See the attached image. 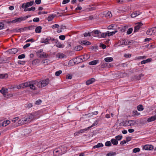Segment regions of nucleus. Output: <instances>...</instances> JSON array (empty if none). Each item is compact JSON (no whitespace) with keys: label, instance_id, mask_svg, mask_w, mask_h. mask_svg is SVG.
<instances>
[{"label":"nucleus","instance_id":"f257e3e1","mask_svg":"<svg viewBox=\"0 0 156 156\" xmlns=\"http://www.w3.org/2000/svg\"><path fill=\"white\" fill-rule=\"evenodd\" d=\"M50 82L48 79L43 80L37 82V86L39 88L44 87L48 85Z\"/></svg>","mask_w":156,"mask_h":156},{"label":"nucleus","instance_id":"f03ea898","mask_svg":"<svg viewBox=\"0 0 156 156\" xmlns=\"http://www.w3.org/2000/svg\"><path fill=\"white\" fill-rule=\"evenodd\" d=\"M30 81L22 83L20 84L18 86H17L16 87L18 89H20L21 88H23L26 87H30Z\"/></svg>","mask_w":156,"mask_h":156},{"label":"nucleus","instance_id":"7ed1b4c3","mask_svg":"<svg viewBox=\"0 0 156 156\" xmlns=\"http://www.w3.org/2000/svg\"><path fill=\"white\" fill-rule=\"evenodd\" d=\"M30 122L27 117H25L18 121L19 124L23 125Z\"/></svg>","mask_w":156,"mask_h":156},{"label":"nucleus","instance_id":"20e7f679","mask_svg":"<svg viewBox=\"0 0 156 156\" xmlns=\"http://www.w3.org/2000/svg\"><path fill=\"white\" fill-rule=\"evenodd\" d=\"M135 25L136 26L134 27V32H137L141 27L143 25V24L140 22L136 23Z\"/></svg>","mask_w":156,"mask_h":156},{"label":"nucleus","instance_id":"39448f33","mask_svg":"<svg viewBox=\"0 0 156 156\" xmlns=\"http://www.w3.org/2000/svg\"><path fill=\"white\" fill-rule=\"evenodd\" d=\"M31 17V16L28 15L24 17H21L16 19V22L19 23L22 21L25 20Z\"/></svg>","mask_w":156,"mask_h":156},{"label":"nucleus","instance_id":"423d86ee","mask_svg":"<svg viewBox=\"0 0 156 156\" xmlns=\"http://www.w3.org/2000/svg\"><path fill=\"white\" fill-rule=\"evenodd\" d=\"M37 84V82L36 81H30V89L33 90H35L36 88L34 86V85Z\"/></svg>","mask_w":156,"mask_h":156},{"label":"nucleus","instance_id":"0eeeda50","mask_svg":"<svg viewBox=\"0 0 156 156\" xmlns=\"http://www.w3.org/2000/svg\"><path fill=\"white\" fill-rule=\"evenodd\" d=\"M18 51V49L16 48H13L9 49L8 50L7 52L11 54H14Z\"/></svg>","mask_w":156,"mask_h":156},{"label":"nucleus","instance_id":"6e6552de","mask_svg":"<svg viewBox=\"0 0 156 156\" xmlns=\"http://www.w3.org/2000/svg\"><path fill=\"white\" fill-rule=\"evenodd\" d=\"M154 28H152L148 29L146 32L147 34L150 36L154 35L153 32Z\"/></svg>","mask_w":156,"mask_h":156},{"label":"nucleus","instance_id":"1a4fd4ad","mask_svg":"<svg viewBox=\"0 0 156 156\" xmlns=\"http://www.w3.org/2000/svg\"><path fill=\"white\" fill-rule=\"evenodd\" d=\"M120 43L121 45H127L129 44L130 42L128 40L122 39L120 41Z\"/></svg>","mask_w":156,"mask_h":156},{"label":"nucleus","instance_id":"9d476101","mask_svg":"<svg viewBox=\"0 0 156 156\" xmlns=\"http://www.w3.org/2000/svg\"><path fill=\"white\" fill-rule=\"evenodd\" d=\"M143 148L146 150H151L153 149V146L151 145H146L143 147Z\"/></svg>","mask_w":156,"mask_h":156},{"label":"nucleus","instance_id":"9b49d317","mask_svg":"<svg viewBox=\"0 0 156 156\" xmlns=\"http://www.w3.org/2000/svg\"><path fill=\"white\" fill-rule=\"evenodd\" d=\"M141 12L139 11H136L133 12L132 13L131 16L132 18H134L136 17L138 15H140Z\"/></svg>","mask_w":156,"mask_h":156},{"label":"nucleus","instance_id":"f8f14e48","mask_svg":"<svg viewBox=\"0 0 156 156\" xmlns=\"http://www.w3.org/2000/svg\"><path fill=\"white\" fill-rule=\"evenodd\" d=\"M56 56L60 59H62L63 58H66V55L64 54L61 53H59L57 54Z\"/></svg>","mask_w":156,"mask_h":156},{"label":"nucleus","instance_id":"ddd939ff","mask_svg":"<svg viewBox=\"0 0 156 156\" xmlns=\"http://www.w3.org/2000/svg\"><path fill=\"white\" fill-rule=\"evenodd\" d=\"M156 120V116L154 115L148 118L147 119V122H148L153 121Z\"/></svg>","mask_w":156,"mask_h":156},{"label":"nucleus","instance_id":"4468645a","mask_svg":"<svg viewBox=\"0 0 156 156\" xmlns=\"http://www.w3.org/2000/svg\"><path fill=\"white\" fill-rule=\"evenodd\" d=\"M80 44H83L85 45H90L91 44L90 42L86 40H83V41H82Z\"/></svg>","mask_w":156,"mask_h":156},{"label":"nucleus","instance_id":"2eb2a0df","mask_svg":"<svg viewBox=\"0 0 156 156\" xmlns=\"http://www.w3.org/2000/svg\"><path fill=\"white\" fill-rule=\"evenodd\" d=\"M95 79L94 78H91V79L87 80L86 82V84L87 85H89L92 84L95 81Z\"/></svg>","mask_w":156,"mask_h":156},{"label":"nucleus","instance_id":"dca6fc26","mask_svg":"<svg viewBox=\"0 0 156 156\" xmlns=\"http://www.w3.org/2000/svg\"><path fill=\"white\" fill-rule=\"evenodd\" d=\"M90 57L89 55L87 54H85L83 55H82V57L83 58V61H85L89 59Z\"/></svg>","mask_w":156,"mask_h":156},{"label":"nucleus","instance_id":"f3484780","mask_svg":"<svg viewBox=\"0 0 156 156\" xmlns=\"http://www.w3.org/2000/svg\"><path fill=\"white\" fill-rule=\"evenodd\" d=\"M99 62V61L98 60H93V61L90 62L89 63V64L90 65H95L97 64Z\"/></svg>","mask_w":156,"mask_h":156},{"label":"nucleus","instance_id":"a211bd4d","mask_svg":"<svg viewBox=\"0 0 156 156\" xmlns=\"http://www.w3.org/2000/svg\"><path fill=\"white\" fill-rule=\"evenodd\" d=\"M144 76V75L142 73L139 74V75H136L135 76V78L136 80H139L141 79V77Z\"/></svg>","mask_w":156,"mask_h":156},{"label":"nucleus","instance_id":"6ab92c4d","mask_svg":"<svg viewBox=\"0 0 156 156\" xmlns=\"http://www.w3.org/2000/svg\"><path fill=\"white\" fill-rule=\"evenodd\" d=\"M10 122V121L9 120H7L6 121H4L2 123V126H6L9 125Z\"/></svg>","mask_w":156,"mask_h":156},{"label":"nucleus","instance_id":"aec40b11","mask_svg":"<svg viewBox=\"0 0 156 156\" xmlns=\"http://www.w3.org/2000/svg\"><path fill=\"white\" fill-rule=\"evenodd\" d=\"M104 60L106 62H109L113 61V58L112 57H107L105 58Z\"/></svg>","mask_w":156,"mask_h":156},{"label":"nucleus","instance_id":"412c9836","mask_svg":"<svg viewBox=\"0 0 156 156\" xmlns=\"http://www.w3.org/2000/svg\"><path fill=\"white\" fill-rule=\"evenodd\" d=\"M42 29L41 27L39 26L37 27L35 30L36 33H40L41 31V30Z\"/></svg>","mask_w":156,"mask_h":156},{"label":"nucleus","instance_id":"4be33fe9","mask_svg":"<svg viewBox=\"0 0 156 156\" xmlns=\"http://www.w3.org/2000/svg\"><path fill=\"white\" fill-rule=\"evenodd\" d=\"M151 59L150 58H148L146 60H144L143 61H142L141 62V64H145L147 63L150 62H151Z\"/></svg>","mask_w":156,"mask_h":156},{"label":"nucleus","instance_id":"5701e85b","mask_svg":"<svg viewBox=\"0 0 156 156\" xmlns=\"http://www.w3.org/2000/svg\"><path fill=\"white\" fill-rule=\"evenodd\" d=\"M83 47L80 45H79L76 46L74 48V50L76 51H79L82 49Z\"/></svg>","mask_w":156,"mask_h":156},{"label":"nucleus","instance_id":"b1692460","mask_svg":"<svg viewBox=\"0 0 156 156\" xmlns=\"http://www.w3.org/2000/svg\"><path fill=\"white\" fill-rule=\"evenodd\" d=\"M55 17V15L53 14L51 15L48 16L47 20L48 21H51Z\"/></svg>","mask_w":156,"mask_h":156},{"label":"nucleus","instance_id":"393cba45","mask_svg":"<svg viewBox=\"0 0 156 156\" xmlns=\"http://www.w3.org/2000/svg\"><path fill=\"white\" fill-rule=\"evenodd\" d=\"M111 142L112 144L115 145H117L118 144V141L116 139H112L111 140Z\"/></svg>","mask_w":156,"mask_h":156},{"label":"nucleus","instance_id":"a878e982","mask_svg":"<svg viewBox=\"0 0 156 156\" xmlns=\"http://www.w3.org/2000/svg\"><path fill=\"white\" fill-rule=\"evenodd\" d=\"M103 146V144L102 143H98L96 145L93 147L94 148L102 147Z\"/></svg>","mask_w":156,"mask_h":156},{"label":"nucleus","instance_id":"bb28decb","mask_svg":"<svg viewBox=\"0 0 156 156\" xmlns=\"http://www.w3.org/2000/svg\"><path fill=\"white\" fill-rule=\"evenodd\" d=\"M107 34H108V36H112L114 34H115V33L117 32V30H115L114 31L109 32V31H107Z\"/></svg>","mask_w":156,"mask_h":156},{"label":"nucleus","instance_id":"cd10ccee","mask_svg":"<svg viewBox=\"0 0 156 156\" xmlns=\"http://www.w3.org/2000/svg\"><path fill=\"white\" fill-rule=\"evenodd\" d=\"M55 45L57 47L59 48H63L62 45L59 42H58V40H57V42H55Z\"/></svg>","mask_w":156,"mask_h":156},{"label":"nucleus","instance_id":"c85d7f7f","mask_svg":"<svg viewBox=\"0 0 156 156\" xmlns=\"http://www.w3.org/2000/svg\"><path fill=\"white\" fill-rule=\"evenodd\" d=\"M40 61L38 59H35L33 60L32 62V64L34 65H35L39 63Z\"/></svg>","mask_w":156,"mask_h":156},{"label":"nucleus","instance_id":"c756f323","mask_svg":"<svg viewBox=\"0 0 156 156\" xmlns=\"http://www.w3.org/2000/svg\"><path fill=\"white\" fill-rule=\"evenodd\" d=\"M30 122L33 120L34 118V115L32 114H30L28 118Z\"/></svg>","mask_w":156,"mask_h":156},{"label":"nucleus","instance_id":"7c9ffc66","mask_svg":"<svg viewBox=\"0 0 156 156\" xmlns=\"http://www.w3.org/2000/svg\"><path fill=\"white\" fill-rule=\"evenodd\" d=\"M100 33L99 31L98 30H95L92 31L91 32V35L94 36H95L94 34H98Z\"/></svg>","mask_w":156,"mask_h":156},{"label":"nucleus","instance_id":"2f4dec72","mask_svg":"<svg viewBox=\"0 0 156 156\" xmlns=\"http://www.w3.org/2000/svg\"><path fill=\"white\" fill-rule=\"evenodd\" d=\"M129 120H126L123 122V125L125 126H129Z\"/></svg>","mask_w":156,"mask_h":156},{"label":"nucleus","instance_id":"473e14b6","mask_svg":"<svg viewBox=\"0 0 156 156\" xmlns=\"http://www.w3.org/2000/svg\"><path fill=\"white\" fill-rule=\"evenodd\" d=\"M26 3L27 7H28L32 5L34 3V1H31Z\"/></svg>","mask_w":156,"mask_h":156},{"label":"nucleus","instance_id":"72a5a7b5","mask_svg":"<svg viewBox=\"0 0 156 156\" xmlns=\"http://www.w3.org/2000/svg\"><path fill=\"white\" fill-rule=\"evenodd\" d=\"M49 39L48 38H47L45 40H44L41 42L42 43H44L46 44H48L49 43Z\"/></svg>","mask_w":156,"mask_h":156},{"label":"nucleus","instance_id":"f704fd0d","mask_svg":"<svg viewBox=\"0 0 156 156\" xmlns=\"http://www.w3.org/2000/svg\"><path fill=\"white\" fill-rule=\"evenodd\" d=\"M48 56V55H46L45 53L43 52L40 54L39 57L40 58L43 57L44 58H46Z\"/></svg>","mask_w":156,"mask_h":156},{"label":"nucleus","instance_id":"c9c22d12","mask_svg":"<svg viewBox=\"0 0 156 156\" xmlns=\"http://www.w3.org/2000/svg\"><path fill=\"white\" fill-rule=\"evenodd\" d=\"M129 121H131L129 122V126H132L135 125L136 124V122L135 121L132 120H129Z\"/></svg>","mask_w":156,"mask_h":156},{"label":"nucleus","instance_id":"e433bc0d","mask_svg":"<svg viewBox=\"0 0 156 156\" xmlns=\"http://www.w3.org/2000/svg\"><path fill=\"white\" fill-rule=\"evenodd\" d=\"M88 129H89V128H88V127H87V128L80 129V130H79L78 131H79L80 134V133H83L85 131H87Z\"/></svg>","mask_w":156,"mask_h":156},{"label":"nucleus","instance_id":"4c0bfd02","mask_svg":"<svg viewBox=\"0 0 156 156\" xmlns=\"http://www.w3.org/2000/svg\"><path fill=\"white\" fill-rule=\"evenodd\" d=\"M48 60L47 59L43 60L41 62L42 64H43L45 65H48Z\"/></svg>","mask_w":156,"mask_h":156},{"label":"nucleus","instance_id":"58836bf2","mask_svg":"<svg viewBox=\"0 0 156 156\" xmlns=\"http://www.w3.org/2000/svg\"><path fill=\"white\" fill-rule=\"evenodd\" d=\"M133 30V29L132 28H129L127 31V34H131Z\"/></svg>","mask_w":156,"mask_h":156},{"label":"nucleus","instance_id":"ea45409f","mask_svg":"<svg viewBox=\"0 0 156 156\" xmlns=\"http://www.w3.org/2000/svg\"><path fill=\"white\" fill-rule=\"evenodd\" d=\"M59 27V26L57 24L53 25L51 26V28L53 29L57 28Z\"/></svg>","mask_w":156,"mask_h":156},{"label":"nucleus","instance_id":"a19ab883","mask_svg":"<svg viewBox=\"0 0 156 156\" xmlns=\"http://www.w3.org/2000/svg\"><path fill=\"white\" fill-rule=\"evenodd\" d=\"M116 154V153L115 152H110L107 154L106 156H112L115 155Z\"/></svg>","mask_w":156,"mask_h":156},{"label":"nucleus","instance_id":"79ce46f5","mask_svg":"<svg viewBox=\"0 0 156 156\" xmlns=\"http://www.w3.org/2000/svg\"><path fill=\"white\" fill-rule=\"evenodd\" d=\"M142 105H139L137 107V109L139 111H142L144 109V108L142 107Z\"/></svg>","mask_w":156,"mask_h":156},{"label":"nucleus","instance_id":"37998d69","mask_svg":"<svg viewBox=\"0 0 156 156\" xmlns=\"http://www.w3.org/2000/svg\"><path fill=\"white\" fill-rule=\"evenodd\" d=\"M76 59H77L79 60V62L84 61L83 58L82 57V55L78 57Z\"/></svg>","mask_w":156,"mask_h":156},{"label":"nucleus","instance_id":"c03bdc74","mask_svg":"<svg viewBox=\"0 0 156 156\" xmlns=\"http://www.w3.org/2000/svg\"><path fill=\"white\" fill-rule=\"evenodd\" d=\"M106 16L108 18H110L112 17V14L110 12H108L106 15Z\"/></svg>","mask_w":156,"mask_h":156},{"label":"nucleus","instance_id":"a18cd8bd","mask_svg":"<svg viewBox=\"0 0 156 156\" xmlns=\"http://www.w3.org/2000/svg\"><path fill=\"white\" fill-rule=\"evenodd\" d=\"M115 137L117 140H120L122 139V136L118 135L116 136Z\"/></svg>","mask_w":156,"mask_h":156},{"label":"nucleus","instance_id":"49530a36","mask_svg":"<svg viewBox=\"0 0 156 156\" xmlns=\"http://www.w3.org/2000/svg\"><path fill=\"white\" fill-rule=\"evenodd\" d=\"M140 151V149L139 148H134L133 150V153H135L139 152Z\"/></svg>","mask_w":156,"mask_h":156},{"label":"nucleus","instance_id":"de8ad7c7","mask_svg":"<svg viewBox=\"0 0 156 156\" xmlns=\"http://www.w3.org/2000/svg\"><path fill=\"white\" fill-rule=\"evenodd\" d=\"M62 73L61 70H59L56 71L55 73V75L57 76H58Z\"/></svg>","mask_w":156,"mask_h":156},{"label":"nucleus","instance_id":"09e8293b","mask_svg":"<svg viewBox=\"0 0 156 156\" xmlns=\"http://www.w3.org/2000/svg\"><path fill=\"white\" fill-rule=\"evenodd\" d=\"M107 36H108L107 32L106 33H102L101 35V37L103 38Z\"/></svg>","mask_w":156,"mask_h":156},{"label":"nucleus","instance_id":"8fccbe9b","mask_svg":"<svg viewBox=\"0 0 156 156\" xmlns=\"http://www.w3.org/2000/svg\"><path fill=\"white\" fill-rule=\"evenodd\" d=\"M98 123V121L97 120H96L94 122V123L91 126H89L88 127L89 129L90 128H91L92 127L95 126L97 125Z\"/></svg>","mask_w":156,"mask_h":156},{"label":"nucleus","instance_id":"3c124183","mask_svg":"<svg viewBox=\"0 0 156 156\" xmlns=\"http://www.w3.org/2000/svg\"><path fill=\"white\" fill-rule=\"evenodd\" d=\"M25 55L24 54H23L18 56V58L19 59L23 58L25 57Z\"/></svg>","mask_w":156,"mask_h":156},{"label":"nucleus","instance_id":"603ef678","mask_svg":"<svg viewBox=\"0 0 156 156\" xmlns=\"http://www.w3.org/2000/svg\"><path fill=\"white\" fill-rule=\"evenodd\" d=\"M117 2L120 4H122L126 2V0H117Z\"/></svg>","mask_w":156,"mask_h":156},{"label":"nucleus","instance_id":"864d4df0","mask_svg":"<svg viewBox=\"0 0 156 156\" xmlns=\"http://www.w3.org/2000/svg\"><path fill=\"white\" fill-rule=\"evenodd\" d=\"M91 34V33L88 32V33H84L83 35L84 37L90 36Z\"/></svg>","mask_w":156,"mask_h":156},{"label":"nucleus","instance_id":"5fc2aeb1","mask_svg":"<svg viewBox=\"0 0 156 156\" xmlns=\"http://www.w3.org/2000/svg\"><path fill=\"white\" fill-rule=\"evenodd\" d=\"M18 64L20 65H24L25 63V61H18Z\"/></svg>","mask_w":156,"mask_h":156},{"label":"nucleus","instance_id":"6e6d98bb","mask_svg":"<svg viewBox=\"0 0 156 156\" xmlns=\"http://www.w3.org/2000/svg\"><path fill=\"white\" fill-rule=\"evenodd\" d=\"M146 58L145 56H139L136 58L137 59H144Z\"/></svg>","mask_w":156,"mask_h":156},{"label":"nucleus","instance_id":"4d7b16f0","mask_svg":"<svg viewBox=\"0 0 156 156\" xmlns=\"http://www.w3.org/2000/svg\"><path fill=\"white\" fill-rule=\"evenodd\" d=\"M105 145L107 146H110L112 145V144L110 141H107L105 142Z\"/></svg>","mask_w":156,"mask_h":156},{"label":"nucleus","instance_id":"13d9d810","mask_svg":"<svg viewBox=\"0 0 156 156\" xmlns=\"http://www.w3.org/2000/svg\"><path fill=\"white\" fill-rule=\"evenodd\" d=\"M41 102L42 101L41 100H38L36 101L35 104L36 105H39L41 103Z\"/></svg>","mask_w":156,"mask_h":156},{"label":"nucleus","instance_id":"bf43d9fd","mask_svg":"<svg viewBox=\"0 0 156 156\" xmlns=\"http://www.w3.org/2000/svg\"><path fill=\"white\" fill-rule=\"evenodd\" d=\"M5 76H8L7 74H0V78H4Z\"/></svg>","mask_w":156,"mask_h":156},{"label":"nucleus","instance_id":"052dcab7","mask_svg":"<svg viewBox=\"0 0 156 156\" xmlns=\"http://www.w3.org/2000/svg\"><path fill=\"white\" fill-rule=\"evenodd\" d=\"M59 38L62 40H64L65 39V36L64 35H60L59 36Z\"/></svg>","mask_w":156,"mask_h":156},{"label":"nucleus","instance_id":"680f3d73","mask_svg":"<svg viewBox=\"0 0 156 156\" xmlns=\"http://www.w3.org/2000/svg\"><path fill=\"white\" fill-rule=\"evenodd\" d=\"M22 7L23 8L26 9L27 8V3H25L23 4L22 5Z\"/></svg>","mask_w":156,"mask_h":156},{"label":"nucleus","instance_id":"e2e57ef3","mask_svg":"<svg viewBox=\"0 0 156 156\" xmlns=\"http://www.w3.org/2000/svg\"><path fill=\"white\" fill-rule=\"evenodd\" d=\"M133 113L134 114V115H140V113H138L137 111H133Z\"/></svg>","mask_w":156,"mask_h":156},{"label":"nucleus","instance_id":"0e129e2a","mask_svg":"<svg viewBox=\"0 0 156 156\" xmlns=\"http://www.w3.org/2000/svg\"><path fill=\"white\" fill-rule=\"evenodd\" d=\"M0 92H1L3 95L5 94V90L3 88H2L1 90H0Z\"/></svg>","mask_w":156,"mask_h":156},{"label":"nucleus","instance_id":"69168bd1","mask_svg":"<svg viewBox=\"0 0 156 156\" xmlns=\"http://www.w3.org/2000/svg\"><path fill=\"white\" fill-rule=\"evenodd\" d=\"M4 26V24L2 22L0 23V30L2 29Z\"/></svg>","mask_w":156,"mask_h":156},{"label":"nucleus","instance_id":"338daca9","mask_svg":"<svg viewBox=\"0 0 156 156\" xmlns=\"http://www.w3.org/2000/svg\"><path fill=\"white\" fill-rule=\"evenodd\" d=\"M33 21L34 22H38L39 21V19L38 18H35L33 19Z\"/></svg>","mask_w":156,"mask_h":156},{"label":"nucleus","instance_id":"774afa93","mask_svg":"<svg viewBox=\"0 0 156 156\" xmlns=\"http://www.w3.org/2000/svg\"><path fill=\"white\" fill-rule=\"evenodd\" d=\"M131 137L130 136H127L126 137V139L127 142H128L130 141L131 140Z\"/></svg>","mask_w":156,"mask_h":156}]
</instances>
